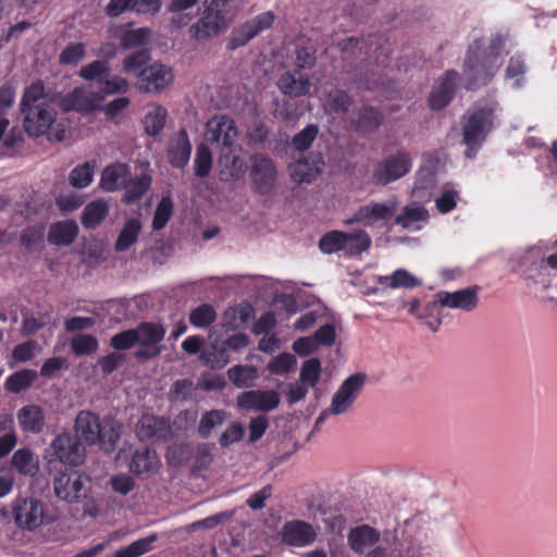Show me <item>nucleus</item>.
<instances>
[{"label":"nucleus","mask_w":557,"mask_h":557,"mask_svg":"<svg viewBox=\"0 0 557 557\" xmlns=\"http://www.w3.org/2000/svg\"><path fill=\"white\" fill-rule=\"evenodd\" d=\"M94 177V166L89 163H84L75 166L70 173V183L73 187L85 188L91 182Z\"/></svg>","instance_id":"nucleus-54"},{"label":"nucleus","mask_w":557,"mask_h":557,"mask_svg":"<svg viewBox=\"0 0 557 557\" xmlns=\"http://www.w3.org/2000/svg\"><path fill=\"white\" fill-rule=\"evenodd\" d=\"M315 539L317 531L313 525L302 520L287 521L282 528V540L289 546L305 547L312 544Z\"/></svg>","instance_id":"nucleus-18"},{"label":"nucleus","mask_w":557,"mask_h":557,"mask_svg":"<svg viewBox=\"0 0 557 557\" xmlns=\"http://www.w3.org/2000/svg\"><path fill=\"white\" fill-rule=\"evenodd\" d=\"M216 320V311L210 304H202L189 312V322L198 329H206Z\"/></svg>","instance_id":"nucleus-43"},{"label":"nucleus","mask_w":557,"mask_h":557,"mask_svg":"<svg viewBox=\"0 0 557 557\" xmlns=\"http://www.w3.org/2000/svg\"><path fill=\"white\" fill-rule=\"evenodd\" d=\"M319 133V127L315 124H308L304 129L297 133L293 139L292 145L298 151H306L309 149L317 138Z\"/></svg>","instance_id":"nucleus-55"},{"label":"nucleus","mask_w":557,"mask_h":557,"mask_svg":"<svg viewBox=\"0 0 557 557\" xmlns=\"http://www.w3.org/2000/svg\"><path fill=\"white\" fill-rule=\"evenodd\" d=\"M371 246L370 235L361 228H350V257L368 251Z\"/></svg>","instance_id":"nucleus-56"},{"label":"nucleus","mask_w":557,"mask_h":557,"mask_svg":"<svg viewBox=\"0 0 557 557\" xmlns=\"http://www.w3.org/2000/svg\"><path fill=\"white\" fill-rule=\"evenodd\" d=\"M212 168V154L206 144H200L196 149L195 175L205 178L210 174Z\"/></svg>","instance_id":"nucleus-51"},{"label":"nucleus","mask_w":557,"mask_h":557,"mask_svg":"<svg viewBox=\"0 0 557 557\" xmlns=\"http://www.w3.org/2000/svg\"><path fill=\"white\" fill-rule=\"evenodd\" d=\"M347 242V233L341 231H332L321 237L319 242V248L324 253H333L343 249Z\"/></svg>","instance_id":"nucleus-47"},{"label":"nucleus","mask_w":557,"mask_h":557,"mask_svg":"<svg viewBox=\"0 0 557 557\" xmlns=\"http://www.w3.org/2000/svg\"><path fill=\"white\" fill-rule=\"evenodd\" d=\"M129 88V84L127 79L122 76L110 74L106 76V78L99 85V89L97 90V95L101 96V102L106 99L107 96L115 95V94H125Z\"/></svg>","instance_id":"nucleus-44"},{"label":"nucleus","mask_w":557,"mask_h":557,"mask_svg":"<svg viewBox=\"0 0 557 557\" xmlns=\"http://www.w3.org/2000/svg\"><path fill=\"white\" fill-rule=\"evenodd\" d=\"M151 181V176L148 174H143L135 177L129 175L128 180H126L125 185L123 186L124 194L122 197V202L125 205H133L140 200L150 188Z\"/></svg>","instance_id":"nucleus-30"},{"label":"nucleus","mask_w":557,"mask_h":557,"mask_svg":"<svg viewBox=\"0 0 557 557\" xmlns=\"http://www.w3.org/2000/svg\"><path fill=\"white\" fill-rule=\"evenodd\" d=\"M131 175V168L126 163H112L104 168L101 174L100 186L106 191H116L125 185Z\"/></svg>","instance_id":"nucleus-25"},{"label":"nucleus","mask_w":557,"mask_h":557,"mask_svg":"<svg viewBox=\"0 0 557 557\" xmlns=\"http://www.w3.org/2000/svg\"><path fill=\"white\" fill-rule=\"evenodd\" d=\"M227 376L236 387H248L256 379V369L249 366H235L227 371Z\"/></svg>","instance_id":"nucleus-49"},{"label":"nucleus","mask_w":557,"mask_h":557,"mask_svg":"<svg viewBox=\"0 0 557 557\" xmlns=\"http://www.w3.org/2000/svg\"><path fill=\"white\" fill-rule=\"evenodd\" d=\"M227 151H222L219 157V165L228 171V175L233 178H239L247 170L245 159L235 153V147L225 148Z\"/></svg>","instance_id":"nucleus-37"},{"label":"nucleus","mask_w":557,"mask_h":557,"mask_svg":"<svg viewBox=\"0 0 557 557\" xmlns=\"http://www.w3.org/2000/svg\"><path fill=\"white\" fill-rule=\"evenodd\" d=\"M157 540L158 535L156 533L138 539L128 546L116 550L112 557H140L153 549V544Z\"/></svg>","instance_id":"nucleus-41"},{"label":"nucleus","mask_w":557,"mask_h":557,"mask_svg":"<svg viewBox=\"0 0 557 557\" xmlns=\"http://www.w3.org/2000/svg\"><path fill=\"white\" fill-rule=\"evenodd\" d=\"M227 25L225 12L212 0L198 21L188 28L190 39L202 42L216 37Z\"/></svg>","instance_id":"nucleus-4"},{"label":"nucleus","mask_w":557,"mask_h":557,"mask_svg":"<svg viewBox=\"0 0 557 557\" xmlns=\"http://www.w3.org/2000/svg\"><path fill=\"white\" fill-rule=\"evenodd\" d=\"M101 103V96L96 91H87L84 88L76 87L67 92L60 100V107L64 112L76 111L81 113H90Z\"/></svg>","instance_id":"nucleus-17"},{"label":"nucleus","mask_w":557,"mask_h":557,"mask_svg":"<svg viewBox=\"0 0 557 557\" xmlns=\"http://www.w3.org/2000/svg\"><path fill=\"white\" fill-rule=\"evenodd\" d=\"M136 434L140 441H162L168 438L169 426L163 418L144 414L136 424Z\"/></svg>","instance_id":"nucleus-21"},{"label":"nucleus","mask_w":557,"mask_h":557,"mask_svg":"<svg viewBox=\"0 0 557 557\" xmlns=\"http://www.w3.org/2000/svg\"><path fill=\"white\" fill-rule=\"evenodd\" d=\"M199 0H171L166 7V12L172 13L170 25L173 28L181 29L187 26L194 15L186 12L198 3Z\"/></svg>","instance_id":"nucleus-31"},{"label":"nucleus","mask_w":557,"mask_h":557,"mask_svg":"<svg viewBox=\"0 0 557 557\" xmlns=\"http://www.w3.org/2000/svg\"><path fill=\"white\" fill-rule=\"evenodd\" d=\"M381 539V533L369 524H361L350 529V549L363 554L366 549L374 546Z\"/></svg>","instance_id":"nucleus-26"},{"label":"nucleus","mask_w":557,"mask_h":557,"mask_svg":"<svg viewBox=\"0 0 557 557\" xmlns=\"http://www.w3.org/2000/svg\"><path fill=\"white\" fill-rule=\"evenodd\" d=\"M151 59L150 51L146 48L136 50L127 55L123 61V70L127 74L137 73L146 67Z\"/></svg>","instance_id":"nucleus-50"},{"label":"nucleus","mask_w":557,"mask_h":557,"mask_svg":"<svg viewBox=\"0 0 557 557\" xmlns=\"http://www.w3.org/2000/svg\"><path fill=\"white\" fill-rule=\"evenodd\" d=\"M78 226L74 221L52 223L48 232V242L55 246H70L78 235Z\"/></svg>","instance_id":"nucleus-28"},{"label":"nucleus","mask_w":557,"mask_h":557,"mask_svg":"<svg viewBox=\"0 0 557 557\" xmlns=\"http://www.w3.org/2000/svg\"><path fill=\"white\" fill-rule=\"evenodd\" d=\"M174 79L170 66L154 62L144 67L139 73V89L146 92H159L165 89Z\"/></svg>","instance_id":"nucleus-13"},{"label":"nucleus","mask_w":557,"mask_h":557,"mask_svg":"<svg viewBox=\"0 0 557 557\" xmlns=\"http://www.w3.org/2000/svg\"><path fill=\"white\" fill-rule=\"evenodd\" d=\"M226 419V412L224 410L213 409L206 411L199 421L198 434L207 438L211 435L214 428L222 425Z\"/></svg>","instance_id":"nucleus-45"},{"label":"nucleus","mask_w":557,"mask_h":557,"mask_svg":"<svg viewBox=\"0 0 557 557\" xmlns=\"http://www.w3.org/2000/svg\"><path fill=\"white\" fill-rule=\"evenodd\" d=\"M122 434V424L111 417L102 419V425L99 430V440L96 444L106 453L115 450Z\"/></svg>","instance_id":"nucleus-27"},{"label":"nucleus","mask_w":557,"mask_h":557,"mask_svg":"<svg viewBox=\"0 0 557 557\" xmlns=\"http://www.w3.org/2000/svg\"><path fill=\"white\" fill-rule=\"evenodd\" d=\"M458 79L459 73L455 70H448L443 74L429 96L428 102L431 110L440 111L451 102L456 95Z\"/></svg>","instance_id":"nucleus-15"},{"label":"nucleus","mask_w":557,"mask_h":557,"mask_svg":"<svg viewBox=\"0 0 557 557\" xmlns=\"http://www.w3.org/2000/svg\"><path fill=\"white\" fill-rule=\"evenodd\" d=\"M238 407L244 410L271 411L280 405V395L276 391H248L237 398Z\"/></svg>","instance_id":"nucleus-19"},{"label":"nucleus","mask_w":557,"mask_h":557,"mask_svg":"<svg viewBox=\"0 0 557 557\" xmlns=\"http://www.w3.org/2000/svg\"><path fill=\"white\" fill-rule=\"evenodd\" d=\"M350 58L355 55L358 50L360 69L367 67L375 63L377 67H386L388 64L389 54L392 53L388 39L382 34H370L361 38L350 37Z\"/></svg>","instance_id":"nucleus-3"},{"label":"nucleus","mask_w":557,"mask_h":557,"mask_svg":"<svg viewBox=\"0 0 557 557\" xmlns=\"http://www.w3.org/2000/svg\"><path fill=\"white\" fill-rule=\"evenodd\" d=\"M53 455L62 462L77 466L84 461V448L79 438L70 433H61L51 443Z\"/></svg>","instance_id":"nucleus-14"},{"label":"nucleus","mask_w":557,"mask_h":557,"mask_svg":"<svg viewBox=\"0 0 557 557\" xmlns=\"http://www.w3.org/2000/svg\"><path fill=\"white\" fill-rule=\"evenodd\" d=\"M111 73V67L106 60H95L83 65L78 72L79 77L87 82H96L99 86L101 82Z\"/></svg>","instance_id":"nucleus-42"},{"label":"nucleus","mask_w":557,"mask_h":557,"mask_svg":"<svg viewBox=\"0 0 557 557\" xmlns=\"http://www.w3.org/2000/svg\"><path fill=\"white\" fill-rule=\"evenodd\" d=\"M410 169L411 159L409 153L398 151L396 154L388 156L376 165L372 178L379 185H387L405 176Z\"/></svg>","instance_id":"nucleus-10"},{"label":"nucleus","mask_w":557,"mask_h":557,"mask_svg":"<svg viewBox=\"0 0 557 557\" xmlns=\"http://www.w3.org/2000/svg\"><path fill=\"white\" fill-rule=\"evenodd\" d=\"M150 30L148 28H137L126 30L121 36V46L124 49L141 46L148 38Z\"/></svg>","instance_id":"nucleus-62"},{"label":"nucleus","mask_w":557,"mask_h":557,"mask_svg":"<svg viewBox=\"0 0 557 557\" xmlns=\"http://www.w3.org/2000/svg\"><path fill=\"white\" fill-rule=\"evenodd\" d=\"M245 429L239 422H233L219 437V444L222 448H227L232 444L242 441Z\"/></svg>","instance_id":"nucleus-64"},{"label":"nucleus","mask_w":557,"mask_h":557,"mask_svg":"<svg viewBox=\"0 0 557 557\" xmlns=\"http://www.w3.org/2000/svg\"><path fill=\"white\" fill-rule=\"evenodd\" d=\"M37 375V372L30 369L16 371L5 379L4 387L10 393L18 394L30 387Z\"/></svg>","instance_id":"nucleus-38"},{"label":"nucleus","mask_w":557,"mask_h":557,"mask_svg":"<svg viewBox=\"0 0 557 557\" xmlns=\"http://www.w3.org/2000/svg\"><path fill=\"white\" fill-rule=\"evenodd\" d=\"M280 90L289 97H301L309 94L311 82L307 74L299 70L287 71L278 78Z\"/></svg>","instance_id":"nucleus-22"},{"label":"nucleus","mask_w":557,"mask_h":557,"mask_svg":"<svg viewBox=\"0 0 557 557\" xmlns=\"http://www.w3.org/2000/svg\"><path fill=\"white\" fill-rule=\"evenodd\" d=\"M478 286H471L456 292L441 290L436 293L437 302L445 308L473 311L479 304Z\"/></svg>","instance_id":"nucleus-16"},{"label":"nucleus","mask_w":557,"mask_h":557,"mask_svg":"<svg viewBox=\"0 0 557 557\" xmlns=\"http://www.w3.org/2000/svg\"><path fill=\"white\" fill-rule=\"evenodd\" d=\"M396 209L397 205L395 201L389 203L372 202L361 206L350 218V224L357 222L364 226H372L379 221L391 219L396 212Z\"/></svg>","instance_id":"nucleus-20"},{"label":"nucleus","mask_w":557,"mask_h":557,"mask_svg":"<svg viewBox=\"0 0 557 557\" xmlns=\"http://www.w3.org/2000/svg\"><path fill=\"white\" fill-rule=\"evenodd\" d=\"M326 106L335 113L348 111V94L341 89H333L327 94Z\"/></svg>","instance_id":"nucleus-63"},{"label":"nucleus","mask_w":557,"mask_h":557,"mask_svg":"<svg viewBox=\"0 0 557 557\" xmlns=\"http://www.w3.org/2000/svg\"><path fill=\"white\" fill-rule=\"evenodd\" d=\"M321 363L319 359L311 358L302 363L300 370V380L304 384L314 386L319 381Z\"/></svg>","instance_id":"nucleus-61"},{"label":"nucleus","mask_w":557,"mask_h":557,"mask_svg":"<svg viewBox=\"0 0 557 557\" xmlns=\"http://www.w3.org/2000/svg\"><path fill=\"white\" fill-rule=\"evenodd\" d=\"M99 347L98 341L90 334H78L71 341V349L76 356H88Z\"/></svg>","instance_id":"nucleus-52"},{"label":"nucleus","mask_w":557,"mask_h":557,"mask_svg":"<svg viewBox=\"0 0 557 557\" xmlns=\"http://www.w3.org/2000/svg\"><path fill=\"white\" fill-rule=\"evenodd\" d=\"M481 48L482 41L480 39L474 40L468 48L463 64L465 88L467 90L473 91L487 85L499 67L498 63L488 60L480 53Z\"/></svg>","instance_id":"nucleus-2"},{"label":"nucleus","mask_w":557,"mask_h":557,"mask_svg":"<svg viewBox=\"0 0 557 557\" xmlns=\"http://www.w3.org/2000/svg\"><path fill=\"white\" fill-rule=\"evenodd\" d=\"M101 425L102 420L99 419V416L91 411L82 410L78 412L75 420L77 437L82 438L88 445H95L99 440Z\"/></svg>","instance_id":"nucleus-23"},{"label":"nucleus","mask_w":557,"mask_h":557,"mask_svg":"<svg viewBox=\"0 0 557 557\" xmlns=\"http://www.w3.org/2000/svg\"><path fill=\"white\" fill-rule=\"evenodd\" d=\"M289 174L297 183H311L317 173L307 160H300L289 165Z\"/></svg>","instance_id":"nucleus-59"},{"label":"nucleus","mask_w":557,"mask_h":557,"mask_svg":"<svg viewBox=\"0 0 557 557\" xmlns=\"http://www.w3.org/2000/svg\"><path fill=\"white\" fill-rule=\"evenodd\" d=\"M91 487L88 475L71 470L54 476L53 491L55 496L67 503H78L86 498Z\"/></svg>","instance_id":"nucleus-5"},{"label":"nucleus","mask_w":557,"mask_h":557,"mask_svg":"<svg viewBox=\"0 0 557 557\" xmlns=\"http://www.w3.org/2000/svg\"><path fill=\"white\" fill-rule=\"evenodd\" d=\"M382 122L383 114L379 109L363 107L358 112L356 127L361 132L371 133L377 129Z\"/></svg>","instance_id":"nucleus-40"},{"label":"nucleus","mask_w":557,"mask_h":557,"mask_svg":"<svg viewBox=\"0 0 557 557\" xmlns=\"http://www.w3.org/2000/svg\"><path fill=\"white\" fill-rule=\"evenodd\" d=\"M85 52L84 44H70L61 51L59 62L63 65L77 64L85 57Z\"/></svg>","instance_id":"nucleus-60"},{"label":"nucleus","mask_w":557,"mask_h":557,"mask_svg":"<svg viewBox=\"0 0 557 557\" xmlns=\"http://www.w3.org/2000/svg\"><path fill=\"white\" fill-rule=\"evenodd\" d=\"M313 46H297L295 50L296 70H310L315 65L317 57Z\"/></svg>","instance_id":"nucleus-57"},{"label":"nucleus","mask_w":557,"mask_h":557,"mask_svg":"<svg viewBox=\"0 0 557 557\" xmlns=\"http://www.w3.org/2000/svg\"><path fill=\"white\" fill-rule=\"evenodd\" d=\"M159 460L154 451L147 447L135 450L133 454L129 471L136 475L152 472L158 467Z\"/></svg>","instance_id":"nucleus-35"},{"label":"nucleus","mask_w":557,"mask_h":557,"mask_svg":"<svg viewBox=\"0 0 557 557\" xmlns=\"http://www.w3.org/2000/svg\"><path fill=\"white\" fill-rule=\"evenodd\" d=\"M20 428L25 433L39 434L46 425L44 409L38 405L23 406L16 414Z\"/></svg>","instance_id":"nucleus-24"},{"label":"nucleus","mask_w":557,"mask_h":557,"mask_svg":"<svg viewBox=\"0 0 557 557\" xmlns=\"http://www.w3.org/2000/svg\"><path fill=\"white\" fill-rule=\"evenodd\" d=\"M200 361L212 370L224 368L230 361V352L227 347L221 344H211L200 354Z\"/></svg>","instance_id":"nucleus-34"},{"label":"nucleus","mask_w":557,"mask_h":557,"mask_svg":"<svg viewBox=\"0 0 557 557\" xmlns=\"http://www.w3.org/2000/svg\"><path fill=\"white\" fill-rule=\"evenodd\" d=\"M166 116H168L166 109L163 108L162 106L157 104V106L151 107L147 111V113L143 120L145 132L149 136L159 135L162 132V129L164 128V125L166 122Z\"/></svg>","instance_id":"nucleus-39"},{"label":"nucleus","mask_w":557,"mask_h":557,"mask_svg":"<svg viewBox=\"0 0 557 557\" xmlns=\"http://www.w3.org/2000/svg\"><path fill=\"white\" fill-rule=\"evenodd\" d=\"M20 110L23 127L30 137L47 135L49 141H63L67 138L69 121L58 117L55 98L47 92L41 79L25 88Z\"/></svg>","instance_id":"nucleus-1"},{"label":"nucleus","mask_w":557,"mask_h":557,"mask_svg":"<svg viewBox=\"0 0 557 557\" xmlns=\"http://www.w3.org/2000/svg\"><path fill=\"white\" fill-rule=\"evenodd\" d=\"M12 466L25 475H34L37 471L34 455L28 448H20L13 454Z\"/></svg>","instance_id":"nucleus-46"},{"label":"nucleus","mask_w":557,"mask_h":557,"mask_svg":"<svg viewBox=\"0 0 557 557\" xmlns=\"http://www.w3.org/2000/svg\"><path fill=\"white\" fill-rule=\"evenodd\" d=\"M141 231V223L139 219L132 218L125 222L123 225L117 239L115 242L114 248L116 251L122 252L129 249L138 238V235Z\"/></svg>","instance_id":"nucleus-36"},{"label":"nucleus","mask_w":557,"mask_h":557,"mask_svg":"<svg viewBox=\"0 0 557 557\" xmlns=\"http://www.w3.org/2000/svg\"><path fill=\"white\" fill-rule=\"evenodd\" d=\"M250 178L255 190L260 195L269 194L276 182V168L271 158L264 153L251 157Z\"/></svg>","instance_id":"nucleus-12"},{"label":"nucleus","mask_w":557,"mask_h":557,"mask_svg":"<svg viewBox=\"0 0 557 557\" xmlns=\"http://www.w3.org/2000/svg\"><path fill=\"white\" fill-rule=\"evenodd\" d=\"M494 110L483 107L475 109L463 125V143L469 148L478 147L492 129Z\"/></svg>","instance_id":"nucleus-8"},{"label":"nucleus","mask_w":557,"mask_h":557,"mask_svg":"<svg viewBox=\"0 0 557 557\" xmlns=\"http://www.w3.org/2000/svg\"><path fill=\"white\" fill-rule=\"evenodd\" d=\"M429 218L428 210L423 206H407L401 214L395 218L394 223L408 228L414 222L425 221Z\"/></svg>","instance_id":"nucleus-48"},{"label":"nucleus","mask_w":557,"mask_h":557,"mask_svg":"<svg viewBox=\"0 0 557 557\" xmlns=\"http://www.w3.org/2000/svg\"><path fill=\"white\" fill-rule=\"evenodd\" d=\"M46 512L41 500L34 497H17L13 506V518L21 529L34 531L42 525Z\"/></svg>","instance_id":"nucleus-9"},{"label":"nucleus","mask_w":557,"mask_h":557,"mask_svg":"<svg viewBox=\"0 0 557 557\" xmlns=\"http://www.w3.org/2000/svg\"><path fill=\"white\" fill-rule=\"evenodd\" d=\"M138 349L134 352L136 359L149 360L158 357L162 347L160 343L164 339L165 329L160 323L140 322L135 329Z\"/></svg>","instance_id":"nucleus-6"},{"label":"nucleus","mask_w":557,"mask_h":557,"mask_svg":"<svg viewBox=\"0 0 557 557\" xmlns=\"http://www.w3.org/2000/svg\"><path fill=\"white\" fill-rule=\"evenodd\" d=\"M173 212V202L170 197H162L159 201L153 219L152 228L154 231H161L165 227Z\"/></svg>","instance_id":"nucleus-53"},{"label":"nucleus","mask_w":557,"mask_h":557,"mask_svg":"<svg viewBox=\"0 0 557 557\" xmlns=\"http://www.w3.org/2000/svg\"><path fill=\"white\" fill-rule=\"evenodd\" d=\"M296 366V358L289 352H283L274 357L268 364V370L272 374H286Z\"/></svg>","instance_id":"nucleus-58"},{"label":"nucleus","mask_w":557,"mask_h":557,"mask_svg":"<svg viewBox=\"0 0 557 557\" xmlns=\"http://www.w3.org/2000/svg\"><path fill=\"white\" fill-rule=\"evenodd\" d=\"M237 135L235 121L227 115L214 116L206 124V141L221 147L222 151L234 146Z\"/></svg>","instance_id":"nucleus-11"},{"label":"nucleus","mask_w":557,"mask_h":557,"mask_svg":"<svg viewBox=\"0 0 557 557\" xmlns=\"http://www.w3.org/2000/svg\"><path fill=\"white\" fill-rule=\"evenodd\" d=\"M274 14L271 11L260 13L233 29L226 42V49L234 51L247 45L261 32L270 28L274 22Z\"/></svg>","instance_id":"nucleus-7"},{"label":"nucleus","mask_w":557,"mask_h":557,"mask_svg":"<svg viewBox=\"0 0 557 557\" xmlns=\"http://www.w3.org/2000/svg\"><path fill=\"white\" fill-rule=\"evenodd\" d=\"M376 282L383 287L414 288L422 282L405 269H397L391 275L377 276Z\"/></svg>","instance_id":"nucleus-32"},{"label":"nucleus","mask_w":557,"mask_h":557,"mask_svg":"<svg viewBox=\"0 0 557 557\" xmlns=\"http://www.w3.org/2000/svg\"><path fill=\"white\" fill-rule=\"evenodd\" d=\"M191 144L185 129H181L174 144L169 149V159L172 166L182 169L190 158Z\"/></svg>","instance_id":"nucleus-29"},{"label":"nucleus","mask_w":557,"mask_h":557,"mask_svg":"<svg viewBox=\"0 0 557 557\" xmlns=\"http://www.w3.org/2000/svg\"><path fill=\"white\" fill-rule=\"evenodd\" d=\"M108 213L109 206L104 200H94L84 208L81 222L85 228L94 230L102 223Z\"/></svg>","instance_id":"nucleus-33"}]
</instances>
